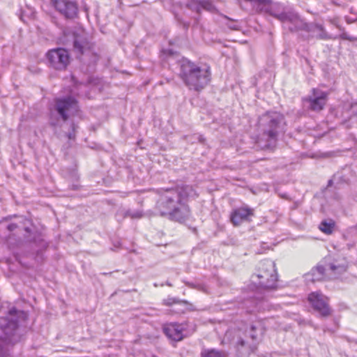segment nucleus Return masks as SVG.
Returning <instances> with one entry per match:
<instances>
[{
    "instance_id": "6",
    "label": "nucleus",
    "mask_w": 357,
    "mask_h": 357,
    "mask_svg": "<svg viewBox=\"0 0 357 357\" xmlns=\"http://www.w3.org/2000/svg\"><path fill=\"white\" fill-rule=\"evenodd\" d=\"M251 281L257 288L264 289L276 288L278 275L275 263L270 259L260 261L257 273L252 275Z\"/></svg>"
},
{
    "instance_id": "8",
    "label": "nucleus",
    "mask_w": 357,
    "mask_h": 357,
    "mask_svg": "<svg viewBox=\"0 0 357 357\" xmlns=\"http://www.w3.org/2000/svg\"><path fill=\"white\" fill-rule=\"evenodd\" d=\"M46 56L50 66L57 70H66L70 63L69 52L62 47L49 50Z\"/></svg>"
},
{
    "instance_id": "7",
    "label": "nucleus",
    "mask_w": 357,
    "mask_h": 357,
    "mask_svg": "<svg viewBox=\"0 0 357 357\" xmlns=\"http://www.w3.org/2000/svg\"><path fill=\"white\" fill-rule=\"evenodd\" d=\"M92 46V43L84 36L75 35L73 50L77 56L88 66L95 65L98 60V56L93 52Z\"/></svg>"
},
{
    "instance_id": "25",
    "label": "nucleus",
    "mask_w": 357,
    "mask_h": 357,
    "mask_svg": "<svg viewBox=\"0 0 357 357\" xmlns=\"http://www.w3.org/2000/svg\"><path fill=\"white\" fill-rule=\"evenodd\" d=\"M220 15L226 19L227 20H228V22L226 23V26L229 29H231V30H239L240 29V25L237 23L236 21L231 19L230 17H229L228 16L225 15H223V14H220Z\"/></svg>"
},
{
    "instance_id": "17",
    "label": "nucleus",
    "mask_w": 357,
    "mask_h": 357,
    "mask_svg": "<svg viewBox=\"0 0 357 357\" xmlns=\"http://www.w3.org/2000/svg\"><path fill=\"white\" fill-rule=\"evenodd\" d=\"M305 31H307L312 38L319 40H330L333 38L331 36L321 24L316 23H307L305 26Z\"/></svg>"
},
{
    "instance_id": "12",
    "label": "nucleus",
    "mask_w": 357,
    "mask_h": 357,
    "mask_svg": "<svg viewBox=\"0 0 357 357\" xmlns=\"http://www.w3.org/2000/svg\"><path fill=\"white\" fill-rule=\"evenodd\" d=\"M278 17V20L282 24L284 29L289 30L291 32L297 31L298 30L305 31L306 22L301 20L299 16L293 12L290 14H275Z\"/></svg>"
},
{
    "instance_id": "20",
    "label": "nucleus",
    "mask_w": 357,
    "mask_h": 357,
    "mask_svg": "<svg viewBox=\"0 0 357 357\" xmlns=\"http://www.w3.org/2000/svg\"><path fill=\"white\" fill-rule=\"evenodd\" d=\"M248 333L252 340L253 342H256L259 338V335H261L263 334L264 328L261 327V324L258 323L256 325H252ZM248 347L250 349L252 352H254L257 349V343L254 342L252 344H250Z\"/></svg>"
},
{
    "instance_id": "24",
    "label": "nucleus",
    "mask_w": 357,
    "mask_h": 357,
    "mask_svg": "<svg viewBox=\"0 0 357 357\" xmlns=\"http://www.w3.org/2000/svg\"><path fill=\"white\" fill-rule=\"evenodd\" d=\"M163 304L166 306H171L173 304H182L185 305L188 304V302L174 297H168L163 301Z\"/></svg>"
},
{
    "instance_id": "32",
    "label": "nucleus",
    "mask_w": 357,
    "mask_h": 357,
    "mask_svg": "<svg viewBox=\"0 0 357 357\" xmlns=\"http://www.w3.org/2000/svg\"><path fill=\"white\" fill-rule=\"evenodd\" d=\"M238 344L241 347H245L248 344V342H247V341H245L243 339H240L238 341Z\"/></svg>"
},
{
    "instance_id": "29",
    "label": "nucleus",
    "mask_w": 357,
    "mask_h": 357,
    "mask_svg": "<svg viewBox=\"0 0 357 357\" xmlns=\"http://www.w3.org/2000/svg\"><path fill=\"white\" fill-rule=\"evenodd\" d=\"M77 128V126L74 123H73L71 124L72 131L68 132V133L67 134V137H68V138L69 139H75V130H76Z\"/></svg>"
},
{
    "instance_id": "22",
    "label": "nucleus",
    "mask_w": 357,
    "mask_h": 357,
    "mask_svg": "<svg viewBox=\"0 0 357 357\" xmlns=\"http://www.w3.org/2000/svg\"><path fill=\"white\" fill-rule=\"evenodd\" d=\"M334 227L335 222L333 220L330 222L324 220L320 223L319 228L324 234H331L333 233Z\"/></svg>"
},
{
    "instance_id": "1",
    "label": "nucleus",
    "mask_w": 357,
    "mask_h": 357,
    "mask_svg": "<svg viewBox=\"0 0 357 357\" xmlns=\"http://www.w3.org/2000/svg\"><path fill=\"white\" fill-rule=\"evenodd\" d=\"M197 196L193 187L188 185L167 189L156 202L155 213L183 223L190 217V210L187 204L188 199Z\"/></svg>"
},
{
    "instance_id": "10",
    "label": "nucleus",
    "mask_w": 357,
    "mask_h": 357,
    "mask_svg": "<svg viewBox=\"0 0 357 357\" xmlns=\"http://www.w3.org/2000/svg\"><path fill=\"white\" fill-rule=\"evenodd\" d=\"M308 301L313 309L322 317H328L331 314V309L328 305V298L319 292L309 294Z\"/></svg>"
},
{
    "instance_id": "15",
    "label": "nucleus",
    "mask_w": 357,
    "mask_h": 357,
    "mask_svg": "<svg viewBox=\"0 0 357 357\" xmlns=\"http://www.w3.org/2000/svg\"><path fill=\"white\" fill-rule=\"evenodd\" d=\"M186 7L199 15L201 14L202 10L213 13H218V10L211 0H188L186 3Z\"/></svg>"
},
{
    "instance_id": "27",
    "label": "nucleus",
    "mask_w": 357,
    "mask_h": 357,
    "mask_svg": "<svg viewBox=\"0 0 357 357\" xmlns=\"http://www.w3.org/2000/svg\"><path fill=\"white\" fill-rule=\"evenodd\" d=\"M339 38L342 40H347L351 42L357 41V37L351 36L349 35L347 32L343 31L340 36Z\"/></svg>"
},
{
    "instance_id": "9",
    "label": "nucleus",
    "mask_w": 357,
    "mask_h": 357,
    "mask_svg": "<svg viewBox=\"0 0 357 357\" xmlns=\"http://www.w3.org/2000/svg\"><path fill=\"white\" fill-rule=\"evenodd\" d=\"M327 93L320 89H312V94L303 98L305 107L310 110L319 112L326 103Z\"/></svg>"
},
{
    "instance_id": "16",
    "label": "nucleus",
    "mask_w": 357,
    "mask_h": 357,
    "mask_svg": "<svg viewBox=\"0 0 357 357\" xmlns=\"http://www.w3.org/2000/svg\"><path fill=\"white\" fill-rule=\"evenodd\" d=\"M254 215V210L248 206L237 208L231 212L230 220L234 226H238L243 222L250 221Z\"/></svg>"
},
{
    "instance_id": "26",
    "label": "nucleus",
    "mask_w": 357,
    "mask_h": 357,
    "mask_svg": "<svg viewBox=\"0 0 357 357\" xmlns=\"http://www.w3.org/2000/svg\"><path fill=\"white\" fill-rule=\"evenodd\" d=\"M333 180L337 181L339 183H348L349 178L345 175L340 173H337L333 176Z\"/></svg>"
},
{
    "instance_id": "11",
    "label": "nucleus",
    "mask_w": 357,
    "mask_h": 357,
    "mask_svg": "<svg viewBox=\"0 0 357 357\" xmlns=\"http://www.w3.org/2000/svg\"><path fill=\"white\" fill-rule=\"evenodd\" d=\"M50 5L66 19H73L78 13L75 1L70 0H50Z\"/></svg>"
},
{
    "instance_id": "30",
    "label": "nucleus",
    "mask_w": 357,
    "mask_h": 357,
    "mask_svg": "<svg viewBox=\"0 0 357 357\" xmlns=\"http://www.w3.org/2000/svg\"><path fill=\"white\" fill-rule=\"evenodd\" d=\"M265 302L266 301L264 300L259 301L256 305V308L258 310H264V305H265Z\"/></svg>"
},
{
    "instance_id": "14",
    "label": "nucleus",
    "mask_w": 357,
    "mask_h": 357,
    "mask_svg": "<svg viewBox=\"0 0 357 357\" xmlns=\"http://www.w3.org/2000/svg\"><path fill=\"white\" fill-rule=\"evenodd\" d=\"M186 326L185 323H167L163 324L162 331L169 339L178 342L182 340L185 336L184 332L185 331Z\"/></svg>"
},
{
    "instance_id": "4",
    "label": "nucleus",
    "mask_w": 357,
    "mask_h": 357,
    "mask_svg": "<svg viewBox=\"0 0 357 357\" xmlns=\"http://www.w3.org/2000/svg\"><path fill=\"white\" fill-rule=\"evenodd\" d=\"M211 75L208 66H199L187 59L179 62L178 76L190 90L202 91L209 83Z\"/></svg>"
},
{
    "instance_id": "28",
    "label": "nucleus",
    "mask_w": 357,
    "mask_h": 357,
    "mask_svg": "<svg viewBox=\"0 0 357 357\" xmlns=\"http://www.w3.org/2000/svg\"><path fill=\"white\" fill-rule=\"evenodd\" d=\"M185 285L190 288L197 289L198 290L204 291V287L200 284H195L191 282H184Z\"/></svg>"
},
{
    "instance_id": "36",
    "label": "nucleus",
    "mask_w": 357,
    "mask_h": 357,
    "mask_svg": "<svg viewBox=\"0 0 357 357\" xmlns=\"http://www.w3.org/2000/svg\"><path fill=\"white\" fill-rule=\"evenodd\" d=\"M166 284H167V285H168V286H169V287H172V284L170 282H167V283H166Z\"/></svg>"
},
{
    "instance_id": "23",
    "label": "nucleus",
    "mask_w": 357,
    "mask_h": 357,
    "mask_svg": "<svg viewBox=\"0 0 357 357\" xmlns=\"http://www.w3.org/2000/svg\"><path fill=\"white\" fill-rule=\"evenodd\" d=\"M201 357H225V354L214 349H204L201 353Z\"/></svg>"
},
{
    "instance_id": "31",
    "label": "nucleus",
    "mask_w": 357,
    "mask_h": 357,
    "mask_svg": "<svg viewBox=\"0 0 357 357\" xmlns=\"http://www.w3.org/2000/svg\"><path fill=\"white\" fill-rule=\"evenodd\" d=\"M17 227V225L15 223H10L7 226V229L10 231H14Z\"/></svg>"
},
{
    "instance_id": "33",
    "label": "nucleus",
    "mask_w": 357,
    "mask_h": 357,
    "mask_svg": "<svg viewBox=\"0 0 357 357\" xmlns=\"http://www.w3.org/2000/svg\"><path fill=\"white\" fill-rule=\"evenodd\" d=\"M349 230L351 231H357V224L356 225L353 226V227H351L349 228Z\"/></svg>"
},
{
    "instance_id": "34",
    "label": "nucleus",
    "mask_w": 357,
    "mask_h": 357,
    "mask_svg": "<svg viewBox=\"0 0 357 357\" xmlns=\"http://www.w3.org/2000/svg\"><path fill=\"white\" fill-rule=\"evenodd\" d=\"M333 181V179H331V180L328 181V186H331L332 185Z\"/></svg>"
},
{
    "instance_id": "19",
    "label": "nucleus",
    "mask_w": 357,
    "mask_h": 357,
    "mask_svg": "<svg viewBox=\"0 0 357 357\" xmlns=\"http://www.w3.org/2000/svg\"><path fill=\"white\" fill-rule=\"evenodd\" d=\"M327 271L335 275H340L347 270L348 263L347 260L343 258L340 260L335 259L333 262L328 264Z\"/></svg>"
},
{
    "instance_id": "18",
    "label": "nucleus",
    "mask_w": 357,
    "mask_h": 357,
    "mask_svg": "<svg viewBox=\"0 0 357 357\" xmlns=\"http://www.w3.org/2000/svg\"><path fill=\"white\" fill-rule=\"evenodd\" d=\"M326 268L321 265H318L313 268L310 272L306 273L304 276L307 283L321 281L325 277Z\"/></svg>"
},
{
    "instance_id": "2",
    "label": "nucleus",
    "mask_w": 357,
    "mask_h": 357,
    "mask_svg": "<svg viewBox=\"0 0 357 357\" xmlns=\"http://www.w3.org/2000/svg\"><path fill=\"white\" fill-rule=\"evenodd\" d=\"M260 132L256 145L261 150L273 151L280 135L285 132L287 123L283 114L277 112H267L259 118Z\"/></svg>"
},
{
    "instance_id": "21",
    "label": "nucleus",
    "mask_w": 357,
    "mask_h": 357,
    "mask_svg": "<svg viewBox=\"0 0 357 357\" xmlns=\"http://www.w3.org/2000/svg\"><path fill=\"white\" fill-rule=\"evenodd\" d=\"M156 213L154 211H149L146 213H144L140 210H128L125 213V217H130L132 219H139L143 217H149L151 218L152 216H155Z\"/></svg>"
},
{
    "instance_id": "35",
    "label": "nucleus",
    "mask_w": 357,
    "mask_h": 357,
    "mask_svg": "<svg viewBox=\"0 0 357 357\" xmlns=\"http://www.w3.org/2000/svg\"><path fill=\"white\" fill-rule=\"evenodd\" d=\"M25 231L26 232H29L30 231V229L29 227H25Z\"/></svg>"
},
{
    "instance_id": "5",
    "label": "nucleus",
    "mask_w": 357,
    "mask_h": 357,
    "mask_svg": "<svg viewBox=\"0 0 357 357\" xmlns=\"http://www.w3.org/2000/svg\"><path fill=\"white\" fill-rule=\"evenodd\" d=\"M79 110L77 100L72 96L54 99V105L49 109V123L52 127L60 126V122H66L70 115Z\"/></svg>"
},
{
    "instance_id": "13",
    "label": "nucleus",
    "mask_w": 357,
    "mask_h": 357,
    "mask_svg": "<svg viewBox=\"0 0 357 357\" xmlns=\"http://www.w3.org/2000/svg\"><path fill=\"white\" fill-rule=\"evenodd\" d=\"M257 6L259 10H265L271 15L278 19L275 14H290V11H286L284 8L278 3H271V0H245Z\"/></svg>"
},
{
    "instance_id": "3",
    "label": "nucleus",
    "mask_w": 357,
    "mask_h": 357,
    "mask_svg": "<svg viewBox=\"0 0 357 357\" xmlns=\"http://www.w3.org/2000/svg\"><path fill=\"white\" fill-rule=\"evenodd\" d=\"M28 319V314L8 303L0 305V340L15 344L21 340L20 325Z\"/></svg>"
}]
</instances>
